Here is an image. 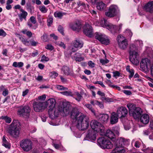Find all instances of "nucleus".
I'll list each match as a JSON object with an SVG mask.
<instances>
[{"mask_svg":"<svg viewBox=\"0 0 153 153\" xmlns=\"http://www.w3.org/2000/svg\"><path fill=\"white\" fill-rule=\"evenodd\" d=\"M62 111L63 114L67 116L70 115V117L74 120H75L79 117L80 114L77 108H72L68 103H64L63 104Z\"/></svg>","mask_w":153,"mask_h":153,"instance_id":"nucleus-1","label":"nucleus"},{"mask_svg":"<svg viewBox=\"0 0 153 153\" xmlns=\"http://www.w3.org/2000/svg\"><path fill=\"white\" fill-rule=\"evenodd\" d=\"M20 123L18 120H13L8 127V133L15 138H18L20 134Z\"/></svg>","mask_w":153,"mask_h":153,"instance_id":"nucleus-2","label":"nucleus"},{"mask_svg":"<svg viewBox=\"0 0 153 153\" xmlns=\"http://www.w3.org/2000/svg\"><path fill=\"white\" fill-rule=\"evenodd\" d=\"M76 127L79 130H84L87 129L89 126V120L82 113L75 120Z\"/></svg>","mask_w":153,"mask_h":153,"instance_id":"nucleus-3","label":"nucleus"},{"mask_svg":"<svg viewBox=\"0 0 153 153\" xmlns=\"http://www.w3.org/2000/svg\"><path fill=\"white\" fill-rule=\"evenodd\" d=\"M137 49V48L135 45L132 44L130 45L129 51L130 60L133 64L136 65H138L139 63L138 54L136 51Z\"/></svg>","mask_w":153,"mask_h":153,"instance_id":"nucleus-4","label":"nucleus"},{"mask_svg":"<svg viewBox=\"0 0 153 153\" xmlns=\"http://www.w3.org/2000/svg\"><path fill=\"white\" fill-rule=\"evenodd\" d=\"M98 145L102 149H111L113 145L111 142L105 137L100 138L97 140Z\"/></svg>","mask_w":153,"mask_h":153,"instance_id":"nucleus-5","label":"nucleus"},{"mask_svg":"<svg viewBox=\"0 0 153 153\" xmlns=\"http://www.w3.org/2000/svg\"><path fill=\"white\" fill-rule=\"evenodd\" d=\"M20 145L21 147L25 152H29L33 149V143L29 139H23L20 142Z\"/></svg>","mask_w":153,"mask_h":153,"instance_id":"nucleus-6","label":"nucleus"},{"mask_svg":"<svg viewBox=\"0 0 153 153\" xmlns=\"http://www.w3.org/2000/svg\"><path fill=\"white\" fill-rule=\"evenodd\" d=\"M30 108L28 105L21 106L18 109V114L20 117L28 119L29 117Z\"/></svg>","mask_w":153,"mask_h":153,"instance_id":"nucleus-7","label":"nucleus"},{"mask_svg":"<svg viewBox=\"0 0 153 153\" xmlns=\"http://www.w3.org/2000/svg\"><path fill=\"white\" fill-rule=\"evenodd\" d=\"M63 105L58 108H54L48 109V113L49 117L52 119H54L58 117L60 112L63 113L62 111Z\"/></svg>","mask_w":153,"mask_h":153,"instance_id":"nucleus-8","label":"nucleus"},{"mask_svg":"<svg viewBox=\"0 0 153 153\" xmlns=\"http://www.w3.org/2000/svg\"><path fill=\"white\" fill-rule=\"evenodd\" d=\"M150 63V61L149 59L146 58L143 59L140 62V67L143 71L148 70L150 68L151 74L153 76V63L151 66Z\"/></svg>","mask_w":153,"mask_h":153,"instance_id":"nucleus-9","label":"nucleus"},{"mask_svg":"<svg viewBox=\"0 0 153 153\" xmlns=\"http://www.w3.org/2000/svg\"><path fill=\"white\" fill-rule=\"evenodd\" d=\"M83 45V42L79 39L76 38L75 40L73 41L72 43L71 47H70V55L72 52H74L82 48Z\"/></svg>","mask_w":153,"mask_h":153,"instance_id":"nucleus-10","label":"nucleus"},{"mask_svg":"<svg viewBox=\"0 0 153 153\" xmlns=\"http://www.w3.org/2000/svg\"><path fill=\"white\" fill-rule=\"evenodd\" d=\"M119 12V10L117 6L115 5L110 6L108 11L105 13V15L109 17H113L117 16Z\"/></svg>","mask_w":153,"mask_h":153,"instance_id":"nucleus-11","label":"nucleus"},{"mask_svg":"<svg viewBox=\"0 0 153 153\" xmlns=\"http://www.w3.org/2000/svg\"><path fill=\"white\" fill-rule=\"evenodd\" d=\"M90 126L94 131L97 132H103L104 129V126L100 122L95 120H92L90 122Z\"/></svg>","mask_w":153,"mask_h":153,"instance_id":"nucleus-12","label":"nucleus"},{"mask_svg":"<svg viewBox=\"0 0 153 153\" xmlns=\"http://www.w3.org/2000/svg\"><path fill=\"white\" fill-rule=\"evenodd\" d=\"M34 110L37 112H40L46 108L45 102L39 100L34 101L33 104Z\"/></svg>","mask_w":153,"mask_h":153,"instance_id":"nucleus-13","label":"nucleus"},{"mask_svg":"<svg viewBox=\"0 0 153 153\" xmlns=\"http://www.w3.org/2000/svg\"><path fill=\"white\" fill-rule=\"evenodd\" d=\"M117 40L120 48L124 50L127 48L128 45V42L126 37L121 35H119L117 36Z\"/></svg>","mask_w":153,"mask_h":153,"instance_id":"nucleus-14","label":"nucleus"},{"mask_svg":"<svg viewBox=\"0 0 153 153\" xmlns=\"http://www.w3.org/2000/svg\"><path fill=\"white\" fill-rule=\"evenodd\" d=\"M95 34V38L100 41L101 43L106 45H107L109 43V40L105 35L98 33H96Z\"/></svg>","mask_w":153,"mask_h":153,"instance_id":"nucleus-15","label":"nucleus"},{"mask_svg":"<svg viewBox=\"0 0 153 153\" xmlns=\"http://www.w3.org/2000/svg\"><path fill=\"white\" fill-rule=\"evenodd\" d=\"M95 34V38L100 41L101 43L106 45H107L109 43V40L105 35L98 33H96Z\"/></svg>","mask_w":153,"mask_h":153,"instance_id":"nucleus-16","label":"nucleus"},{"mask_svg":"<svg viewBox=\"0 0 153 153\" xmlns=\"http://www.w3.org/2000/svg\"><path fill=\"white\" fill-rule=\"evenodd\" d=\"M95 34V38L100 41L101 43L106 45H107L109 43V40L105 35L98 33H96Z\"/></svg>","mask_w":153,"mask_h":153,"instance_id":"nucleus-17","label":"nucleus"},{"mask_svg":"<svg viewBox=\"0 0 153 153\" xmlns=\"http://www.w3.org/2000/svg\"><path fill=\"white\" fill-rule=\"evenodd\" d=\"M83 33L87 36L91 37L93 35L92 27L89 24H86L83 27Z\"/></svg>","mask_w":153,"mask_h":153,"instance_id":"nucleus-18","label":"nucleus"},{"mask_svg":"<svg viewBox=\"0 0 153 153\" xmlns=\"http://www.w3.org/2000/svg\"><path fill=\"white\" fill-rule=\"evenodd\" d=\"M129 140L128 139H126L123 137H120L115 141L116 147L122 148L124 145L128 144Z\"/></svg>","mask_w":153,"mask_h":153,"instance_id":"nucleus-19","label":"nucleus"},{"mask_svg":"<svg viewBox=\"0 0 153 153\" xmlns=\"http://www.w3.org/2000/svg\"><path fill=\"white\" fill-rule=\"evenodd\" d=\"M96 139V136L95 131L92 129L88 131V134L84 139L86 140H91V141L95 140Z\"/></svg>","mask_w":153,"mask_h":153,"instance_id":"nucleus-20","label":"nucleus"},{"mask_svg":"<svg viewBox=\"0 0 153 153\" xmlns=\"http://www.w3.org/2000/svg\"><path fill=\"white\" fill-rule=\"evenodd\" d=\"M69 26L72 30L77 32H79L82 27L81 24L79 21L70 23L69 25Z\"/></svg>","mask_w":153,"mask_h":153,"instance_id":"nucleus-21","label":"nucleus"},{"mask_svg":"<svg viewBox=\"0 0 153 153\" xmlns=\"http://www.w3.org/2000/svg\"><path fill=\"white\" fill-rule=\"evenodd\" d=\"M143 10L150 13H153V1H150L146 4L143 7Z\"/></svg>","mask_w":153,"mask_h":153,"instance_id":"nucleus-22","label":"nucleus"},{"mask_svg":"<svg viewBox=\"0 0 153 153\" xmlns=\"http://www.w3.org/2000/svg\"><path fill=\"white\" fill-rule=\"evenodd\" d=\"M128 111L126 108L121 107L118 108L116 113L119 117H124L127 114Z\"/></svg>","mask_w":153,"mask_h":153,"instance_id":"nucleus-23","label":"nucleus"},{"mask_svg":"<svg viewBox=\"0 0 153 153\" xmlns=\"http://www.w3.org/2000/svg\"><path fill=\"white\" fill-rule=\"evenodd\" d=\"M141 109L137 107L135 110L133 111H130L129 114L130 115L132 116L135 119L139 118L141 116Z\"/></svg>","mask_w":153,"mask_h":153,"instance_id":"nucleus-24","label":"nucleus"},{"mask_svg":"<svg viewBox=\"0 0 153 153\" xmlns=\"http://www.w3.org/2000/svg\"><path fill=\"white\" fill-rule=\"evenodd\" d=\"M45 103L46 106V108L47 107H48L49 109L56 108L55 107L56 100L53 98L49 99L46 102H45Z\"/></svg>","mask_w":153,"mask_h":153,"instance_id":"nucleus-25","label":"nucleus"},{"mask_svg":"<svg viewBox=\"0 0 153 153\" xmlns=\"http://www.w3.org/2000/svg\"><path fill=\"white\" fill-rule=\"evenodd\" d=\"M119 116L115 112L112 113L110 116V123L112 125L116 123L118 121Z\"/></svg>","mask_w":153,"mask_h":153,"instance_id":"nucleus-26","label":"nucleus"},{"mask_svg":"<svg viewBox=\"0 0 153 153\" xmlns=\"http://www.w3.org/2000/svg\"><path fill=\"white\" fill-rule=\"evenodd\" d=\"M140 120L143 124H147L149 121V116L147 114H143L140 116Z\"/></svg>","mask_w":153,"mask_h":153,"instance_id":"nucleus-27","label":"nucleus"},{"mask_svg":"<svg viewBox=\"0 0 153 153\" xmlns=\"http://www.w3.org/2000/svg\"><path fill=\"white\" fill-rule=\"evenodd\" d=\"M106 28L113 33H116L117 31L118 28L117 26L111 23H109Z\"/></svg>","mask_w":153,"mask_h":153,"instance_id":"nucleus-28","label":"nucleus"},{"mask_svg":"<svg viewBox=\"0 0 153 153\" xmlns=\"http://www.w3.org/2000/svg\"><path fill=\"white\" fill-rule=\"evenodd\" d=\"M82 53H80L79 52L76 53L74 56L75 60L76 62H79L83 61L84 58L82 56Z\"/></svg>","mask_w":153,"mask_h":153,"instance_id":"nucleus-29","label":"nucleus"},{"mask_svg":"<svg viewBox=\"0 0 153 153\" xmlns=\"http://www.w3.org/2000/svg\"><path fill=\"white\" fill-rule=\"evenodd\" d=\"M20 10L21 13L18 15L20 20L22 21L23 19H24L26 20V17L27 15V12L24 11L22 9H21Z\"/></svg>","mask_w":153,"mask_h":153,"instance_id":"nucleus-30","label":"nucleus"},{"mask_svg":"<svg viewBox=\"0 0 153 153\" xmlns=\"http://www.w3.org/2000/svg\"><path fill=\"white\" fill-rule=\"evenodd\" d=\"M77 4L78 6V10L79 9V7L81 8L82 10L83 9L87 10L89 9V6L88 5H87V6L85 5V4L83 2L81 1H79L77 2Z\"/></svg>","mask_w":153,"mask_h":153,"instance_id":"nucleus-31","label":"nucleus"},{"mask_svg":"<svg viewBox=\"0 0 153 153\" xmlns=\"http://www.w3.org/2000/svg\"><path fill=\"white\" fill-rule=\"evenodd\" d=\"M109 117V116L108 114H103L100 117V119L102 122L106 123L108 120Z\"/></svg>","mask_w":153,"mask_h":153,"instance_id":"nucleus-32","label":"nucleus"},{"mask_svg":"<svg viewBox=\"0 0 153 153\" xmlns=\"http://www.w3.org/2000/svg\"><path fill=\"white\" fill-rule=\"evenodd\" d=\"M18 35L19 36V38L23 44L26 46L30 45L29 41H28L26 39L24 38L19 34H18Z\"/></svg>","mask_w":153,"mask_h":153,"instance_id":"nucleus-33","label":"nucleus"},{"mask_svg":"<svg viewBox=\"0 0 153 153\" xmlns=\"http://www.w3.org/2000/svg\"><path fill=\"white\" fill-rule=\"evenodd\" d=\"M73 95V97L79 102L81 101L82 98V96L78 92H75Z\"/></svg>","mask_w":153,"mask_h":153,"instance_id":"nucleus-34","label":"nucleus"},{"mask_svg":"<svg viewBox=\"0 0 153 153\" xmlns=\"http://www.w3.org/2000/svg\"><path fill=\"white\" fill-rule=\"evenodd\" d=\"M106 7L105 4L102 1L99 2L97 4V8L100 10H104Z\"/></svg>","mask_w":153,"mask_h":153,"instance_id":"nucleus-35","label":"nucleus"},{"mask_svg":"<svg viewBox=\"0 0 153 153\" xmlns=\"http://www.w3.org/2000/svg\"><path fill=\"white\" fill-rule=\"evenodd\" d=\"M105 135L106 137L111 139L114 138L115 136L114 133L109 129L106 131Z\"/></svg>","mask_w":153,"mask_h":153,"instance_id":"nucleus-36","label":"nucleus"},{"mask_svg":"<svg viewBox=\"0 0 153 153\" xmlns=\"http://www.w3.org/2000/svg\"><path fill=\"white\" fill-rule=\"evenodd\" d=\"M125 150L124 149L122 148L116 147L115 149H113L111 153H125Z\"/></svg>","mask_w":153,"mask_h":153,"instance_id":"nucleus-37","label":"nucleus"},{"mask_svg":"<svg viewBox=\"0 0 153 153\" xmlns=\"http://www.w3.org/2000/svg\"><path fill=\"white\" fill-rule=\"evenodd\" d=\"M62 71L64 74L66 75H69L70 74L71 71L69 68L66 66H64L62 68Z\"/></svg>","mask_w":153,"mask_h":153,"instance_id":"nucleus-38","label":"nucleus"},{"mask_svg":"<svg viewBox=\"0 0 153 153\" xmlns=\"http://www.w3.org/2000/svg\"><path fill=\"white\" fill-rule=\"evenodd\" d=\"M109 23L107 20L103 18L100 21L99 25L102 27H106Z\"/></svg>","mask_w":153,"mask_h":153,"instance_id":"nucleus-39","label":"nucleus"},{"mask_svg":"<svg viewBox=\"0 0 153 153\" xmlns=\"http://www.w3.org/2000/svg\"><path fill=\"white\" fill-rule=\"evenodd\" d=\"M127 106L129 109V113L130 111H134V110H135V109L137 108L136 107L134 104L131 103L128 104Z\"/></svg>","mask_w":153,"mask_h":153,"instance_id":"nucleus-40","label":"nucleus"},{"mask_svg":"<svg viewBox=\"0 0 153 153\" xmlns=\"http://www.w3.org/2000/svg\"><path fill=\"white\" fill-rule=\"evenodd\" d=\"M0 118L2 120H4L5 122L7 123H10L11 121V119L7 116H2Z\"/></svg>","mask_w":153,"mask_h":153,"instance_id":"nucleus-41","label":"nucleus"},{"mask_svg":"<svg viewBox=\"0 0 153 153\" xmlns=\"http://www.w3.org/2000/svg\"><path fill=\"white\" fill-rule=\"evenodd\" d=\"M22 32L24 34H26L29 38L31 37L33 35V33L31 31H27L26 29L22 30Z\"/></svg>","mask_w":153,"mask_h":153,"instance_id":"nucleus-42","label":"nucleus"},{"mask_svg":"<svg viewBox=\"0 0 153 153\" xmlns=\"http://www.w3.org/2000/svg\"><path fill=\"white\" fill-rule=\"evenodd\" d=\"M23 65L24 64L22 62H15L13 64V66L16 68H20L22 67Z\"/></svg>","mask_w":153,"mask_h":153,"instance_id":"nucleus-43","label":"nucleus"},{"mask_svg":"<svg viewBox=\"0 0 153 153\" xmlns=\"http://www.w3.org/2000/svg\"><path fill=\"white\" fill-rule=\"evenodd\" d=\"M100 99L103 102H109L112 101V99L109 98L108 97H105V96L102 97H101Z\"/></svg>","mask_w":153,"mask_h":153,"instance_id":"nucleus-44","label":"nucleus"},{"mask_svg":"<svg viewBox=\"0 0 153 153\" xmlns=\"http://www.w3.org/2000/svg\"><path fill=\"white\" fill-rule=\"evenodd\" d=\"M54 14L56 17L61 18L64 14V13L56 11L54 13Z\"/></svg>","mask_w":153,"mask_h":153,"instance_id":"nucleus-45","label":"nucleus"},{"mask_svg":"<svg viewBox=\"0 0 153 153\" xmlns=\"http://www.w3.org/2000/svg\"><path fill=\"white\" fill-rule=\"evenodd\" d=\"M124 33L126 36L131 38L132 35V33L130 30L127 29L124 32Z\"/></svg>","mask_w":153,"mask_h":153,"instance_id":"nucleus-46","label":"nucleus"},{"mask_svg":"<svg viewBox=\"0 0 153 153\" xmlns=\"http://www.w3.org/2000/svg\"><path fill=\"white\" fill-rule=\"evenodd\" d=\"M39 10L41 12L43 13H46L48 10V9L44 5L40 6Z\"/></svg>","mask_w":153,"mask_h":153,"instance_id":"nucleus-47","label":"nucleus"},{"mask_svg":"<svg viewBox=\"0 0 153 153\" xmlns=\"http://www.w3.org/2000/svg\"><path fill=\"white\" fill-rule=\"evenodd\" d=\"M61 93L64 95H66L67 96H71V97H73V94L70 91H65L63 92H61Z\"/></svg>","mask_w":153,"mask_h":153,"instance_id":"nucleus-48","label":"nucleus"},{"mask_svg":"<svg viewBox=\"0 0 153 153\" xmlns=\"http://www.w3.org/2000/svg\"><path fill=\"white\" fill-rule=\"evenodd\" d=\"M56 45L59 46L62 48L65 49L66 48V46L65 44L62 42L59 41L56 43Z\"/></svg>","mask_w":153,"mask_h":153,"instance_id":"nucleus-49","label":"nucleus"},{"mask_svg":"<svg viewBox=\"0 0 153 153\" xmlns=\"http://www.w3.org/2000/svg\"><path fill=\"white\" fill-rule=\"evenodd\" d=\"M143 150L145 153H153L152 149L151 148H148L144 149Z\"/></svg>","mask_w":153,"mask_h":153,"instance_id":"nucleus-50","label":"nucleus"},{"mask_svg":"<svg viewBox=\"0 0 153 153\" xmlns=\"http://www.w3.org/2000/svg\"><path fill=\"white\" fill-rule=\"evenodd\" d=\"M56 87L57 89L59 90H68L67 88L64 87L62 85H57Z\"/></svg>","mask_w":153,"mask_h":153,"instance_id":"nucleus-51","label":"nucleus"},{"mask_svg":"<svg viewBox=\"0 0 153 153\" xmlns=\"http://www.w3.org/2000/svg\"><path fill=\"white\" fill-rule=\"evenodd\" d=\"M100 61L102 65H104L109 62V61L106 59H100Z\"/></svg>","mask_w":153,"mask_h":153,"instance_id":"nucleus-52","label":"nucleus"},{"mask_svg":"<svg viewBox=\"0 0 153 153\" xmlns=\"http://www.w3.org/2000/svg\"><path fill=\"white\" fill-rule=\"evenodd\" d=\"M93 113H94V111L92 105L90 104H86L85 105Z\"/></svg>","mask_w":153,"mask_h":153,"instance_id":"nucleus-53","label":"nucleus"},{"mask_svg":"<svg viewBox=\"0 0 153 153\" xmlns=\"http://www.w3.org/2000/svg\"><path fill=\"white\" fill-rule=\"evenodd\" d=\"M51 74V76L52 78H55L58 75V74L56 72L53 71H52L50 73Z\"/></svg>","mask_w":153,"mask_h":153,"instance_id":"nucleus-54","label":"nucleus"},{"mask_svg":"<svg viewBox=\"0 0 153 153\" xmlns=\"http://www.w3.org/2000/svg\"><path fill=\"white\" fill-rule=\"evenodd\" d=\"M49 59L46 57L45 55H43L42 56L41 61V62L45 61L47 62L49 61Z\"/></svg>","mask_w":153,"mask_h":153,"instance_id":"nucleus-55","label":"nucleus"},{"mask_svg":"<svg viewBox=\"0 0 153 153\" xmlns=\"http://www.w3.org/2000/svg\"><path fill=\"white\" fill-rule=\"evenodd\" d=\"M29 42H30V45H31L32 46H36L38 44V42H37L33 40H30Z\"/></svg>","mask_w":153,"mask_h":153,"instance_id":"nucleus-56","label":"nucleus"},{"mask_svg":"<svg viewBox=\"0 0 153 153\" xmlns=\"http://www.w3.org/2000/svg\"><path fill=\"white\" fill-rule=\"evenodd\" d=\"M114 133L117 135H119L120 134V128L118 127H116L114 128Z\"/></svg>","mask_w":153,"mask_h":153,"instance_id":"nucleus-57","label":"nucleus"},{"mask_svg":"<svg viewBox=\"0 0 153 153\" xmlns=\"http://www.w3.org/2000/svg\"><path fill=\"white\" fill-rule=\"evenodd\" d=\"M30 22L33 24H35L36 23V18L34 16H31L29 19Z\"/></svg>","mask_w":153,"mask_h":153,"instance_id":"nucleus-58","label":"nucleus"},{"mask_svg":"<svg viewBox=\"0 0 153 153\" xmlns=\"http://www.w3.org/2000/svg\"><path fill=\"white\" fill-rule=\"evenodd\" d=\"M25 7L27 10H31L32 7L30 3H27Z\"/></svg>","mask_w":153,"mask_h":153,"instance_id":"nucleus-59","label":"nucleus"},{"mask_svg":"<svg viewBox=\"0 0 153 153\" xmlns=\"http://www.w3.org/2000/svg\"><path fill=\"white\" fill-rule=\"evenodd\" d=\"M58 30L59 32L62 33V35H64V33L63 32V28L61 26H59Z\"/></svg>","mask_w":153,"mask_h":153,"instance_id":"nucleus-60","label":"nucleus"},{"mask_svg":"<svg viewBox=\"0 0 153 153\" xmlns=\"http://www.w3.org/2000/svg\"><path fill=\"white\" fill-rule=\"evenodd\" d=\"M122 92L124 93L126 95H130L132 94L131 91L129 90H122Z\"/></svg>","mask_w":153,"mask_h":153,"instance_id":"nucleus-61","label":"nucleus"},{"mask_svg":"<svg viewBox=\"0 0 153 153\" xmlns=\"http://www.w3.org/2000/svg\"><path fill=\"white\" fill-rule=\"evenodd\" d=\"M53 22V19L52 18H50L48 20L47 22L48 24L47 25L48 26H50L51 25Z\"/></svg>","mask_w":153,"mask_h":153,"instance_id":"nucleus-62","label":"nucleus"},{"mask_svg":"<svg viewBox=\"0 0 153 153\" xmlns=\"http://www.w3.org/2000/svg\"><path fill=\"white\" fill-rule=\"evenodd\" d=\"M6 33L3 30L0 29V36L4 37L6 36Z\"/></svg>","mask_w":153,"mask_h":153,"instance_id":"nucleus-63","label":"nucleus"},{"mask_svg":"<svg viewBox=\"0 0 153 153\" xmlns=\"http://www.w3.org/2000/svg\"><path fill=\"white\" fill-rule=\"evenodd\" d=\"M88 64L90 67L92 68H94L95 65V64L91 61H88Z\"/></svg>","mask_w":153,"mask_h":153,"instance_id":"nucleus-64","label":"nucleus"}]
</instances>
